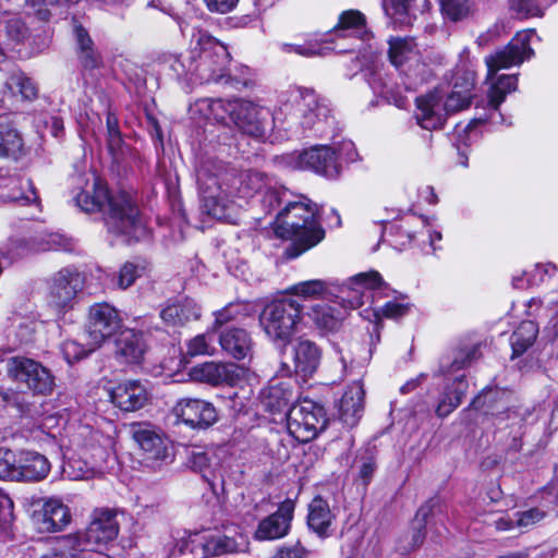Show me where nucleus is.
<instances>
[{
    "label": "nucleus",
    "instance_id": "obj_1",
    "mask_svg": "<svg viewBox=\"0 0 558 558\" xmlns=\"http://www.w3.org/2000/svg\"><path fill=\"white\" fill-rule=\"evenodd\" d=\"M202 208L216 219L227 218L226 211L238 199H247L267 187V177L257 170H239L221 160L207 158L197 169Z\"/></svg>",
    "mask_w": 558,
    "mask_h": 558
},
{
    "label": "nucleus",
    "instance_id": "obj_2",
    "mask_svg": "<svg viewBox=\"0 0 558 558\" xmlns=\"http://www.w3.org/2000/svg\"><path fill=\"white\" fill-rule=\"evenodd\" d=\"M76 205L85 213L102 211L109 233L124 241L140 240L145 235V226L133 197L124 192L109 193L107 186L95 179L90 189L75 197Z\"/></svg>",
    "mask_w": 558,
    "mask_h": 558
},
{
    "label": "nucleus",
    "instance_id": "obj_3",
    "mask_svg": "<svg viewBox=\"0 0 558 558\" xmlns=\"http://www.w3.org/2000/svg\"><path fill=\"white\" fill-rule=\"evenodd\" d=\"M318 211V205L302 195L276 214L272 222L276 235L291 241L284 251L288 258L299 257L324 240L325 230L317 218Z\"/></svg>",
    "mask_w": 558,
    "mask_h": 558
},
{
    "label": "nucleus",
    "instance_id": "obj_4",
    "mask_svg": "<svg viewBox=\"0 0 558 558\" xmlns=\"http://www.w3.org/2000/svg\"><path fill=\"white\" fill-rule=\"evenodd\" d=\"M274 123L294 134L312 130L319 135L332 132L333 117L326 99L313 90H290L272 114Z\"/></svg>",
    "mask_w": 558,
    "mask_h": 558
},
{
    "label": "nucleus",
    "instance_id": "obj_5",
    "mask_svg": "<svg viewBox=\"0 0 558 558\" xmlns=\"http://www.w3.org/2000/svg\"><path fill=\"white\" fill-rule=\"evenodd\" d=\"M102 436L89 425H80L69 435L63 475L71 481L88 480L105 472L110 453Z\"/></svg>",
    "mask_w": 558,
    "mask_h": 558
},
{
    "label": "nucleus",
    "instance_id": "obj_6",
    "mask_svg": "<svg viewBox=\"0 0 558 558\" xmlns=\"http://www.w3.org/2000/svg\"><path fill=\"white\" fill-rule=\"evenodd\" d=\"M474 85V73L466 72L463 83L460 85L456 81L452 92L445 100L444 95L438 89L417 97L415 100V119L417 124L425 130L441 128L448 114L470 106Z\"/></svg>",
    "mask_w": 558,
    "mask_h": 558
},
{
    "label": "nucleus",
    "instance_id": "obj_7",
    "mask_svg": "<svg viewBox=\"0 0 558 558\" xmlns=\"http://www.w3.org/2000/svg\"><path fill=\"white\" fill-rule=\"evenodd\" d=\"M303 305L293 298H282L268 303L259 315V325L267 338L287 344L298 332L302 322Z\"/></svg>",
    "mask_w": 558,
    "mask_h": 558
},
{
    "label": "nucleus",
    "instance_id": "obj_8",
    "mask_svg": "<svg viewBox=\"0 0 558 558\" xmlns=\"http://www.w3.org/2000/svg\"><path fill=\"white\" fill-rule=\"evenodd\" d=\"M229 61L230 53L226 46L206 33H197L196 82L228 84Z\"/></svg>",
    "mask_w": 558,
    "mask_h": 558
},
{
    "label": "nucleus",
    "instance_id": "obj_9",
    "mask_svg": "<svg viewBox=\"0 0 558 558\" xmlns=\"http://www.w3.org/2000/svg\"><path fill=\"white\" fill-rule=\"evenodd\" d=\"M248 548L247 537L236 529L214 531L204 535H194L189 542L180 547V553L185 549L195 558H210L223 555L244 553Z\"/></svg>",
    "mask_w": 558,
    "mask_h": 558
},
{
    "label": "nucleus",
    "instance_id": "obj_10",
    "mask_svg": "<svg viewBox=\"0 0 558 558\" xmlns=\"http://www.w3.org/2000/svg\"><path fill=\"white\" fill-rule=\"evenodd\" d=\"M328 418L324 407L304 399L292 404L287 412V427L300 442L313 440L327 426Z\"/></svg>",
    "mask_w": 558,
    "mask_h": 558
},
{
    "label": "nucleus",
    "instance_id": "obj_11",
    "mask_svg": "<svg viewBox=\"0 0 558 558\" xmlns=\"http://www.w3.org/2000/svg\"><path fill=\"white\" fill-rule=\"evenodd\" d=\"M278 162L293 170H312L328 179H336L341 173L336 150L326 145L282 155L278 158Z\"/></svg>",
    "mask_w": 558,
    "mask_h": 558
},
{
    "label": "nucleus",
    "instance_id": "obj_12",
    "mask_svg": "<svg viewBox=\"0 0 558 558\" xmlns=\"http://www.w3.org/2000/svg\"><path fill=\"white\" fill-rule=\"evenodd\" d=\"M7 372L12 380L34 393L48 395L53 389L54 381L49 369L32 359L10 357L7 362Z\"/></svg>",
    "mask_w": 558,
    "mask_h": 558
},
{
    "label": "nucleus",
    "instance_id": "obj_13",
    "mask_svg": "<svg viewBox=\"0 0 558 558\" xmlns=\"http://www.w3.org/2000/svg\"><path fill=\"white\" fill-rule=\"evenodd\" d=\"M119 533V524L116 514L108 509L95 510L92 521L84 532H76L80 535L81 544L93 558L102 557L101 550L112 542Z\"/></svg>",
    "mask_w": 558,
    "mask_h": 558
},
{
    "label": "nucleus",
    "instance_id": "obj_14",
    "mask_svg": "<svg viewBox=\"0 0 558 558\" xmlns=\"http://www.w3.org/2000/svg\"><path fill=\"white\" fill-rule=\"evenodd\" d=\"M387 289L380 274L376 270L360 272L351 277L340 290L341 299L350 308H357Z\"/></svg>",
    "mask_w": 558,
    "mask_h": 558
},
{
    "label": "nucleus",
    "instance_id": "obj_15",
    "mask_svg": "<svg viewBox=\"0 0 558 558\" xmlns=\"http://www.w3.org/2000/svg\"><path fill=\"white\" fill-rule=\"evenodd\" d=\"M531 36V32H520L504 48L486 56L487 80L498 71L520 65L525 59H529L533 54L530 47Z\"/></svg>",
    "mask_w": 558,
    "mask_h": 558
},
{
    "label": "nucleus",
    "instance_id": "obj_16",
    "mask_svg": "<svg viewBox=\"0 0 558 558\" xmlns=\"http://www.w3.org/2000/svg\"><path fill=\"white\" fill-rule=\"evenodd\" d=\"M119 312L108 303L94 304L89 310L87 333L89 344L100 347L108 338L121 327Z\"/></svg>",
    "mask_w": 558,
    "mask_h": 558
},
{
    "label": "nucleus",
    "instance_id": "obj_17",
    "mask_svg": "<svg viewBox=\"0 0 558 558\" xmlns=\"http://www.w3.org/2000/svg\"><path fill=\"white\" fill-rule=\"evenodd\" d=\"M133 439L153 463L167 462L171 458L170 441L147 423H133L130 427Z\"/></svg>",
    "mask_w": 558,
    "mask_h": 558
},
{
    "label": "nucleus",
    "instance_id": "obj_18",
    "mask_svg": "<svg viewBox=\"0 0 558 558\" xmlns=\"http://www.w3.org/2000/svg\"><path fill=\"white\" fill-rule=\"evenodd\" d=\"M367 35L364 15L354 10L343 12L338 24L331 32L333 39H349L350 44L341 46L338 43L331 49L338 53L354 51Z\"/></svg>",
    "mask_w": 558,
    "mask_h": 558
},
{
    "label": "nucleus",
    "instance_id": "obj_19",
    "mask_svg": "<svg viewBox=\"0 0 558 558\" xmlns=\"http://www.w3.org/2000/svg\"><path fill=\"white\" fill-rule=\"evenodd\" d=\"M191 377L210 386H234L244 375V368L223 362H204L192 367Z\"/></svg>",
    "mask_w": 558,
    "mask_h": 558
},
{
    "label": "nucleus",
    "instance_id": "obj_20",
    "mask_svg": "<svg viewBox=\"0 0 558 558\" xmlns=\"http://www.w3.org/2000/svg\"><path fill=\"white\" fill-rule=\"evenodd\" d=\"M235 113L232 122L243 133L260 138L266 133V122L270 116L268 109L244 99H235Z\"/></svg>",
    "mask_w": 558,
    "mask_h": 558
},
{
    "label": "nucleus",
    "instance_id": "obj_21",
    "mask_svg": "<svg viewBox=\"0 0 558 558\" xmlns=\"http://www.w3.org/2000/svg\"><path fill=\"white\" fill-rule=\"evenodd\" d=\"M109 397L111 402L124 412H135L143 409L150 399V392L145 383L136 379L124 380L113 387Z\"/></svg>",
    "mask_w": 558,
    "mask_h": 558
},
{
    "label": "nucleus",
    "instance_id": "obj_22",
    "mask_svg": "<svg viewBox=\"0 0 558 558\" xmlns=\"http://www.w3.org/2000/svg\"><path fill=\"white\" fill-rule=\"evenodd\" d=\"M173 412L178 418L192 428H207L218 418L215 407L201 399H181L175 404Z\"/></svg>",
    "mask_w": 558,
    "mask_h": 558
},
{
    "label": "nucleus",
    "instance_id": "obj_23",
    "mask_svg": "<svg viewBox=\"0 0 558 558\" xmlns=\"http://www.w3.org/2000/svg\"><path fill=\"white\" fill-rule=\"evenodd\" d=\"M83 286L84 277L76 268H62L51 279L50 302L57 307H64L83 289Z\"/></svg>",
    "mask_w": 558,
    "mask_h": 558
},
{
    "label": "nucleus",
    "instance_id": "obj_24",
    "mask_svg": "<svg viewBox=\"0 0 558 558\" xmlns=\"http://www.w3.org/2000/svg\"><path fill=\"white\" fill-rule=\"evenodd\" d=\"M294 508V501L291 499L281 502L275 513L258 523L254 534L255 538L258 541H274L286 536L290 530Z\"/></svg>",
    "mask_w": 558,
    "mask_h": 558
},
{
    "label": "nucleus",
    "instance_id": "obj_25",
    "mask_svg": "<svg viewBox=\"0 0 558 558\" xmlns=\"http://www.w3.org/2000/svg\"><path fill=\"white\" fill-rule=\"evenodd\" d=\"M518 86L517 75H500L490 86L488 90V110L489 116L476 117L466 126V130H471L476 124H483L487 121L496 123V117L502 120L499 113V107L505 101L508 94L514 92Z\"/></svg>",
    "mask_w": 558,
    "mask_h": 558
},
{
    "label": "nucleus",
    "instance_id": "obj_26",
    "mask_svg": "<svg viewBox=\"0 0 558 558\" xmlns=\"http://www.w3.org/2000/svg\"><path fill=\"white\" fill-rule=\"evenodd\" d=\"M74 50L78 63L84 71L100 69L104 64L102 56L97 49L88 31L74 21L72 28Z\"/></svg>",
    "mask_w": 558,
    "mask_h": 558
},
{
    "label": "nucleus",
    "instance_id": "obj_27",
    "mask_svg": "<svg viewBox=\"0 0 558 558\" xmlns=\"http://www.w3.org/2000/svg\"><path fill=\"white\" fill-rule=\"evenodd\" d=\"M298 396L299 392L291 379H276L262 391V402L267 411L277 413L289 410L290 403L296 400Z\"/></svg>",
    "mask_w": 558,
    "mask_h": 558
},
{
    "label": "nucleus",
    "instance_id": "obj_28",
    "mask_svg": "<svg viewBox=\"0 0 558 558\" xmlns=\"http://www.w3.org/2000/svg\"><path fill=\"white\" fill-rule=\"evenodd\" d=\"M159 315L166 325L178 327L197 320L201 317V307L191 298L178 296L169 300Z\"/></svg>",
    "mask_w": 558,
    "mask_h": 558
},
{
    "label": "nucleus",
    "instance_id": "obj_29",
    "mask_svg": "<svg viewBox=\"0 0 558 558\" xmlns=\"http://www.w3.org/2000/svg\"><path fill=\"white\" fill-rule=\"evenodd\" d=\"M322 351L315 342L300 339L292 348L293 369L288 366V373L294 372L302 377H310L317 371Z\"/></svg>",
    "mask_w": 558,
    "mask_h": 558
},
{
    "label": "nucleus",
    "instance_id": "obj_30",
    "mask_svg": "<svg viewBox=\"0 0 558 558\" xmlns=\"http://www.w3.org/2000/svg\"><path fill=\"white\" fill-rule=\"evenodd\" d=\"M219 344L223 352L235 360L251 359L254 341L251 333L239 327H228L219 332Z\"/></svg>",
    "mask_w": 558,
    "mask_h": 558
},
{
    "label": "nucleus",
    "instance_id": "obj_31",
    "mask_svg": "<svg viewBox=\"0 0 558 558\" xmlns=\"http://www.w3.org/2000/svg\"><path fill=\"white\" fill-rule=\"evenodd\" d=\"M146 344L142 332L122 330L116 339V359L123 364H137L143 360Z\"/></svg>",
    "mask_w": 558,
    "mask_h": 558
},
{
    "label": "nucleus",
    "instance_id": "obj_32",
    "mask_svg": "<svg viewBox=\"0 0 558 558\" xmlns=\"http://www.w3.org/2000/svg\"><path fill=\"white\" fill-rule=\"evenodd\" d=\"M0 197L22 205L39 204V197L29 179L12 175L0 179Z\"/></svg>",
    "mask_w": 558,
    "mask_h": 558
},
{
    "label": "nucleus",
    "instance_id": "obj_33",
    "mask_svg": "<svg viewBox=\"0 0 558 558\" xmlns=\"http://www.w3.org/2000/svg\"><path fill=\"white\" fill-rule=\"evenodd\" d=\"M48 459L35 451H21L17 457V481L38 482L50 472Z\"/></svg>",
    "mask_w": 558,
    "mask_h": 558
},
{
    "label": "nucleus",
    "instance_id": "obj_34",
    "mask_svg": "<svg viewBox=\"0 0 558 558\" xmlns=\"http://www.w3.org/2000/svg\"><path fill=\"white\" fill-rule=\"evenodd\" d=\"M335 514L327 500L320 496L315 497L308 505L307 525L319 537L331 535Z\"/></svg>",
    "mask_w": 558,
    "mask_h": 558
},
{
    "label": "nucleus",
    "instance_id": "obj_35",
    "mask_svg": "<svg viewBox=\"0 0 558 558\" xmlns=\"http://www.w3.org/2000/svg\"><path fill=\"white\" fill-rule=\"evenodd\" d=\"M40 558H93L73 533L57 537Z\"/></svg>",
    "mask_w": 558,
    "mask_h": 558
},
{
    "label": "nucleus",
    "instance_id": "obj_36",
    "mask_svg": "<svg viewBox=\"0 0 558 558\" xmlns=\"http://www.w3.org/2000/svg\"><path fill=\"white\" fill-rule=\"evenodd\" d=\"M233 100L214 99V98H202L195 101L192 110L198 112L202 117L209 120L213 119L217 122L226 123L228 120L232 122L235 113Z\"/></svg>",
    "mask_w": 558,
    "mask_h": 558
},
{
    "label": "nucleus",
    "instance_id": "obj_37",
    "mask_svg": "<svg viewBox=\"0 0 558 558\" xmlns=\"http://www.w3.org/2000/svg\"><path fill=\"white\" fill-rule=\"evenodd\" d=\"M364 393L363 386L360 383H354L343 393L339 404V413L340 418L347 425H355L361 417Z\"/></svg>",
    "mask_w": 558,
    "mask_h": 558
},
{
    "label": "nucleus",
    "instance_id": "obj_38",
    "mask_svg": "<svg viewBox=\"0 0 558 558\" xmlns=\"http://www.w3.org/2000/svg\"><path fill=\"white\" fill-rule=\"evenodd\" d=\"M468 386L464 375L456 376L452 383L450 385L448 384L445 391L440 395L436 407V414L440 417H446L453 412L461 404L466 393Z\"/></svg>",
    "mask_w": 558,
    "mask_h": 558
},
{
    "label": "nucleus",
    "instance_id": "obj_39",
    "mask_svg": "<svg viewBox=\"0 0 558 558\" xmlns=\"http://www.w3.org/2000/svg\"><path fill=\"white\" fill-rule=\"evenodd\" d=\"M43 529L48 532L60 531L71 522V512L68 506L56 498L48 499L43 507Z\"/></svg>",
    "mask_w": 558,
    "mask_h": 558
},
{
    "label": "nucleus",
    "instance_id": "obj_40",
    "mask_svg": "<svg viewBox=\"0 0 558 558\" xmlns=\"http://www.w3.org/2000/svg\"><path fill=\"white\" fill-rule=\"evenodd\" d=\"M24 155L22 134L10 122H0V157L17 160Z\"/></svg>",
    "mask_w": 558,
    "mask_h": 558
},
{
    "label": "nucleus",
    "instance_id": "obj_41",
    "mask_svg": "<svg viewBox=\"0 0 558 558\" xmlns=\"http://www.w3.org/2000/svg\"><path fill=\"white\" fill-rule=\"evenodd\" d=\"M507 393L499 389L483 390L471 403L474 410H481L486 415L499 417L508 410Z\"/></svg>",
    "mask_w": 558,
    "mask_h": 558
},
{
    "label": "nucleus",
    "instance_id": "obj_42",
    "mask_svg": "<svg viewBox=\"0 0 558 558\" xmlns=\"http://www.w3.org/2000/svg\"><path fill=\"white\" fill-rule=\"evenodd\" d=\"M4 94L9 93L13 97L21 96L23 100L33 101L38 96L37 84L24 72H13L4 85Z\"/></svg>",
    "mask_w": 558,
    "mask_h": 558
},
{
    "label": "nucleus",
    "instance_id": "obj_43",
    "mask_svg": "<svg viewBox=\"0 0 558 558\" xmlns=\"http://www.w3.org/2000/svg\"><path fill=\"white\" fill-rule=\"evenodd\" d=\"M538 326L533 320L522 322L510 337L512 359L523 354L535 341Z\"/></svg>",
    "mask_w": 558,
    "mask_h": 558
},
{
    "label": "nucleus",
    "instance_id": "obj_44",
    "mask_svg": "<svg viewBox=\"0 0 558 558\" xmlns=\"http://www.w3.org/2000/svg\"><path fill=\"white\" fill-rule=\"evenodd\" d=\"M310 319L314 323L316 328L322 331H335L339 328L342 317L335 307L328 304L313 305L307 313Z\"/></svg>",
    "mask_w": 558,
    "mask_h": 558
},
{
    "label": "nucleus",
    "instance_id": "obj_45",
    "mask_svg": "<svg viewBox=\"0 0 558 558\" xmlns=\"http://www.w3.org/2000/svg\"><path fill=\"white\" fill-rule=\"evenodd\" d=\"M527 315L549 318L558 325V292H551L544 299H531L527 303Z\"/></svg>",
    "mask_w": 558,
    "mask_h": 558
},
{
    "label": "nucleus",
    "instance_id": "obj_46",
    "mask_svg": "<svg viewBox=\"0 0 558 558\" xmlns=\"http://www.w3.org/2000/svg\"><path fill=\"white\" fill-rule=\"evenodd\" d=\"M415 44L412 38H393L389 40V59L399 68L415 54Z\"/></svg>",
    "mask_w": 558,
    "mask_h": 558
},
{
    "label": "nucleus",
    "instance_id": "obj_47",
    "mask_svg": "<svg viewBox=\"0 0 558 558\" xmlns=\"http://www.w3.org/2000/svg\"><path fill=\"white\" fill-rule=\"evenodd\" d=\"M266 192L263 196V207L268 214L276 211V214L282 209V207L292 199L290 198L291 193L283 186H269L267 184Z\"/></svg>",
    "mask_w": 558,
    "mask_h": 558
},
{
    "label": "nucleus",
    "instance_id": "obj_48",
    "mask_svg": "<svg viewBox=\"0 0 558 558\" xmlns=\"http://www.w3.org/2000/svg\"><path fill=\"white\" fill-rule=\"evenodd\" d=\"M289 291L303 299H318L328 291V282L320 279L305 280L291 286Z\"/></svg>",
    "mask_w": 558,
    "mask_h": 558
},
{
    "label": "nucleus",
    "instance_id": "obj_49",
    "mask_svg": "<svg viewBox=\"0 0 558 558\" xmlns=\"http://www.w3.org/2000/svg\"><path fill=\"white\" fill-rule=\"evenodd\" d=\"M279 49L284 53H295L301 57L313 58L324 56L329 48L323 46L317 40H307L303 44L281 43L279 44Z\"/></svg>",
    "mask_w": 558,
    "mask_h": 558
},
{
    "label": "nucleus",
    "instance_id": "obj_50",
    "mask_svg": "<svg viewBox=\"0 0 558 558\" xmlns=\"http://www.w3.org/2000/svg\"><path fill=\"white\" fill-rule=\"evenodd\" d=\"M354 466L357 469V477L362 481L363 485L366 487L377 469V462L373 450L366 449L364 452L360 453L354 462Z\"/></svg>",
    "mask_w": 558,
    "mask_h": 558
},
{
    "label": "nucleus",
    "instance_id": "obj_51",
    "mask_svg": "<svg viewBox=\"0 0 558 558\" xmlns=\"http://www.w3.org/2000/svg\"><path fill=\"white\" fill-rule=\"evenodd\" d=\"M442 13L451 21L457 22L468 17L471 13V0H439Z\"/></svg>",
    "mask_w": 558,
    "mask_h": 558
},
{
    "label": "nucleus",
    "instance_id": "obj_52",
    "mask_svg": "<svg viewBox=\"0 0 558 558\" xmlns=\"http://www.w3.org/2000/svg\"><path fill=\"white\" fill-rule=\"evenodd\" d=\"M509 9L518 19L543 16L544 9L538 0H509Z\"/></svg>",
    "mask_w": 558,
    "mask_h": 558
},
{
    "label": "nucleus",
    "instance_id": "obj_53",
    "mask_svg": "<svg viewBox=\"0 0 558 558\" xmlns=\"http://www.w3.org/2000/svg\"><path fill=\"white\" fill-rule=\"evenodd\" d=\"M213 342L214 336L210 332L197 335L189 341L186 352L190 356L213 355L215 352Z\"/></svg>",
    "mask_w": 558,
    "mask_h": 558
},
{
    "label": "nucleus",
    "instance_id": "obj_54",
    "mask_svg": "<svg viewBox=\"0 0 558 558\" xmlns=\"http://www.w3.org/2000/svg\"><path fill=\"white\" fill-rule=\"evenodd\" d=\"M17 457L19 453L0 448V478L17 481Z\"/></svg>",
    "mask_w": 558,
    "mask_h": 558
},
{
    "label": "nucleus",
    "instance_id": "obj_55",
    "mask_svg": "<svg viewBox=\"0 0 558 558\" xmlns=\"http://www.w3.org/2000/svg\"><path fill=\"white\" fill-rule=\"evenodd\" d=\"M430 513H432V506L428 504L422 506L417 510L416 515H415V525H414V531L412 534V543H411L410 549H415L422 545V543L425 538L424 529H425L427 519Z\"/></svg>",
    "mask_w": 558,
    "mask_h": 558
},
{
    "label": "nucleus",
    "instance_id": "obj_56",
    "mask_svg": "<svg viewBox=\"0 0 558 558\" xmlns=\"http://www.w3.org/2000/svg\"><path fill=\"white\" fill-rule=\"evenodd\" d=\"M365 80L375 94L387 96L390 90L389 82L383 69H368L364 73Z\"/></svg>",
    "mask_w": 558,
    "mask_h": 558
},
{
    "label": "nucleus",
    "instance_id": "obj_57",
    "mask_svg": "<svg viewBox=\"0 0 558 558\" xmlns=\"http://www.w3.org/2000/svg\"><path fill=\"white\" fill-rule=\"evenodd\" d=\"M96 348L88 343V348H85L81 343L74 340H65L61 344V352L64 360L72 364L83 357H85L89 352L94 351Z\"/></svg>",
    "mask_w": 558,
    "mask_h": 558
},
{
    "label": "nucleus",
    "instance_id": "obj_58",
    "mask_svg": "<svg viewBox=\"0 0 558 558\" xmlns=\"http://www.w3.org/2000/svg\"><path fill=\"white\" fill-rule=\"evenodd\" d=\"M144 268L137 264L126 262L120 269L118 275V287L128 289L135 280L141 277Z\"/></svg>",
    "mask_w": 558,
    "mask_h": 558
},
{
    "label": "nucleus",
    "instance_id": "obj_59",
    "mask_svg": "<svg viewBox=\"0 0 558 558\" xmlns=\"http://www.w3.org/2000/svg\"><path fill=\"white\" fill-rule=\"evenodd\" d=\"M545 517L546 512L541 508H531L515 513V525L519 529H530Z\"/></svg>",
    "mask_w": 558,
    "mask_h": 558
},
{
    "label": "nucleus",
    "instance_id": "obj_60",
    "mask_svg": "<svg viewBox=\"0 0 558 558\" xmlns=\"http://www.w3.org/2000/svg\"><path fill=\"white\" fill-rule=\"evenodd\" d=\"M26 5L34 9L35 14L40 20H48L50 12L48 5L64 7L73 2V0H25Z\"/></svg>",
    "mask_w": 558,
    "mask_h": 558
},
{
    "label": "nucleus",
    "instance_id": "obj_61",
    "mask_svg": "<svg viewBox=\"0 0 558 558\" xmlns=\"http://www.w3.org/2000/svg\"><path fill=\"white\" fill-rule=\"evenodd\" d=\"M13 506L10 499L0 502V532L3 536L11 537L13 524Z\"/></svg>",
    "mask_w": 558,
    "mask_h": 558
},
{
    "label": "nucleus",
    "instance_id": "obj_62",
    "mask_svg": "<svg viewBox=\"0 0 558 558\" xmlns=\"http://www.w3.org/2000/svg\"><path fill=\"white\" fill-rule=\"evenodd\" d=\"M191 469L203 474L206 481H209L205 472L211 466V458L205 451H193L189 458Z\"/></svg>",
    "mask_w": 558,
    "mask_h": 558
},
{
    "label": "nucleus",
    "instance_id": "obj_63",
    "mask_svg": "<svg viewBox=\"0 0 558 558\" xmlns=\"http://www.w3.org/2000/svg\"><path fill=\"white\" fill-rule=\"evenodd\" d=\"M241 312L240 304L230 303L222 310L215 313L214 329L222 327L231 320H234Z\"/></svg>",
    "mask_w": 558,
    "mask_h": 558
},
{
    "label": "nucleus",
    "instance_id": "obj_64",
    "mask_svg": "<svg viewBox=\"0 0 558 558\" xmlns=\"http://www.w3.org/2000/svg\"><path fill=\"white\" fill-rule=\"evenodd\" d=\"M409 311L407 304L398 303V302H387L383 305L377 312V315H381L386 318L398 319L404 316Z\"/></svg>",
    "mask_w": 558,
    "mask_h": 558
}]
</instances>
